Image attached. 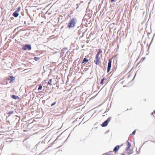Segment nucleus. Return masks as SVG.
Returning <instances> with one entry per match:
<instances>
[{
	"instance_id": "obj_22",
	"label": "nucleus",
	"mask_w": 155,
	"mask_h": 155,
	"mask_svg": "<svg viewBox=\"0 0 155 155\" xmlns=\"http://www.w3.org/2000/svg\"><path fill=\"white\" fill-rule=\"evenodd\" d=\"M79 4H76V5L77 6V8H76V9H77L79 7Z\"/></svg>"
},
{
	"instance_id": "obj_23",
	"label": "nucleus",
	"mask_w": 155,
	"mask_h": 155,
	"mask_svg": "<svg viewBox=\"0 0 155 155\" xmlns=\"http://www.w3.org/2000/svg\"><path fill=\"white\" fill-rule=\"evenodd\" d=\"M115 1V0H111V3L113 2H114Z\"/></svg>"
},
{
	"instance_id": "obj_26",
	"label": "nucleus",
	"mask_w": 155,
	"mask_h": 155,
	"mask_svg": "<svg viewBox=\"0 0 155 155\" xmlns=\"http://www.w3.org/2000/svg\"><path fill=\"white\" fill-rule=\"evenodd\" d=\"M80 30H79V31H78V34H79V35H80Z\"/></svg>"
},
{
	"instance_id": "obj_8",
	"label": "nucleus",
	"mask_w": 155,
	"mask_h": 155,
	"mask_svg": "<svg viewBox=\"0 0 155 155\" xmlns=\"http://www.w3.org/2000/svg\"><path fill=\"white\" fill-rule=\"evenodd\" d=\"M12 15L14 16V17L15 18H16L18 17L19 15L18 13L16 12L15 11L12 14Z\"/></svg>"
},
{
	"instance_id": "obj_24",
	"label": "nucleus",
	"mask_w": 155,
	"mask_h": 155,
	"mask_svg": "<svg viewBox=\"0 0 155 155\" xmlns=\"http://www.w3.org/2000/svg\"><path fill=\"white\" fill-rule=\"evenodd\" d=\"M83 2V1H81L79 5H80L81 3H82Z\"/></svg>"
},
{
	"instance_id": "obj_14",
	"label": "nucleus",
	"mask_w": 155,
	"mask_h": 155,
	"mask_svg": "<svg viewBox=\"0 0 155 155\" xmlns=\"http://www.w3.org/2000/svg\"><path fill=\"white\" fill-rule=\"evenodd\" d=\"M99 61H100L99 59H96V62H95V64L96 65H98L99 64Z\"/></svg>"
},
{
	"instance_id": "obj_13",
	"label": "nucleus",
	"mask_w": 155,
	"mask_h": 155,
	"mask_svg": "<svg viewBox=\"0 0 155 155\" xmlns=\"http://www.w3.org/2000/svg\"><path fill=\"white\" fill-rule=\"evenodd\" d=\"M105 79V78H102L101 79V82H100V84H103L104 81Z\"/></svg>"
},
{
	"instance_id": "obj_20",
	"label": "nucleus",
	"mask_w": 155,
	"mask_h": 155,
	"mask_svg": "<svg viewBox=\"0 0 155 155\" xmlns=\"http://www.w3.org/2000/svg\"><path fill=\"white\" fill-rule=\"evenodd\" d=\"M99 55H97V54H96V57H95L96 59H99Z\"/></svg>"
},
{
	"instance_id": "obj_19",
	"label": "nucleus",
	"mask_w": 155,
	"mask_h": 155,
	"mask_svg": "<svg viewBox=\"0 0 155 155\" xmlns=\"http://www.w3.org/2000/svg\"><path fill=\"white\" fill-rule=\"evenodd\" d=\"M56 101H55V102H53V103L51 104V106H54L56 104Z\"/></svg>"
},
{
	"instance_id": "obj_31",
	"label": "nucleus",
	"mask_w": 155,
	"mask_h": 155,
	"mask_svg": "<svg viewBox=\"0 0 155 155\" xmlns=\"http://www.w3.org/2000/svg\"><path fill=\"white\" fill-rule=\"evenodd\" d=\"M65 50H67V48H65Z\"/></svg>"
},
{
	"instance_id": "obj_4",
	"label": "nucleus",
	"mask_w": 155,
	"mask_h": 155,
	"mask_svg": "<svg viewBox=\"0 0 155 155\" xmlns=\"http://www.w3.org/2000/svg\"><path fill=\"white\" fill-rule=\"evenodd\" d=\"M112 59H110L109 60L108 63V66L107 68V72L108 73L109 72L110 70V68L111 67V64Z\"/></svg>"
},
{
	"instance_id": "obj_10",
	"label": "nucleus",
	"mask_w": 155,
	"mask_h": 155,
	"mask_svg": "<svg viewBox=\"0 0 155 155\" xmlns=\"http://www.w3.org/2000/svg\"><path fill=\"white\" fill-rule=\"evenodd\" d=\"M89 60L88 59H87L86 58H84L83 60L81 63V64H83L84 63L87 62Z\"/></svg>"
},
{
	"instance_id": "obj_25",
	"label": "nucleus",
	"mask_w": 155,
	"mask_h": 155,
	"mask_svg": "<svg viewBox=\"0 0 155 155\" xmlns=\"http://www.w3.org/2000/svg\"><path fill=\"white\" fill-rule=\"evenodd\" d=\"M105 155H111V154L110 153H108L106 154Z\"/></svg>"
},
{
	"instance_id": "obj_11",
	"label": "nucleus",
	"mask_w": 155,
	"mask_h": 155,
	"mask_svg": "<svg viewBox=\"0 0 155 155\" xmlns=\"http://www.w3.org/2000/svg\"><path fill=\"white\" fill-rule=\"evenodd\" d=\"M102 52V50L101 49H99L98 50V51L97 53L96 54H97V55H99V54L101 53Z\"/></svg>"
},
{
	"instance_id": "obj_21",
	"label": "nucleus",
	"mask_w": 155,
	"mask_h": 155,
	"mask_svg": "<svg viewBox=\"0 0 155 155\" xmlns=\"http://www.w3.org/2000/svg\"><path fill=\"white\" fill-rule=\"evenodd\" d=\"M136 133V130H134L132 132V134L133 135L135 134Z\"/></svg>"
},
{
	"instance_id": "obj_6",
	"label": "nucleus",
	"mask_w": 155,
	"mask_h": 155,
	"mask_svg": "<svg viewBox=\"0 0 155 155\" xmlns=\"http://www.w3.org/2000/svg\"><path fill=\"white\" fill-rule=\"evenodd\" d=\"M120 147L119 145H118L115 147L113 151L114 152H116L118 151Z\"/></svg>"
},
{
	"instance_id": "obj_18",
	"label": "nucleus",
	"mask_w": 155,
	"mask_h": 155,
	"mask_svg": "<svg viewBox=\"0 0 155 155\" xmlns=\"http://www.w3.org/2000/svg\"><path fill=\"white\" fill-rule=\"evenodd\" d=\"M13 113V110L10 111L7 114H11Z\"/></svg>"
},
{
	"instance_id": "obj_9",
	"label": "nucleus",
	"mask_w": 155,
	"mask_h": 155,
	"mask_svg": "<svg viewBox=\"0 0 155 155\" xmlns=\"http://www.w3.org/2000/svg\"><path fill=\"white\" fill-rule=\"evenodd\" d=\"M11 97L14 99H19V97L17 96L14 95H11Z\"/></svg>"
},
{
	"instance_id": "obj_28",
	"label": "nucleus",
	"mask_w": 155,
	"mask_h": 155,
	"mask_svg": "<svg viewBox=\"0 0 155 155\" xmlns=\"http://www.w3.org/2000/svg\"><path fill=\"white\" fill-rule=\"evenodd\" d=\"M151 141L152 142H153L154 143H155V141Z\"/></svg>"
},
{
	"instance_id": "obj_15",
	"label": "nucleus",
	"mask_w": 155,
	"mask_h": 155,
	"mask_svg": "<svg viewBox=\"0 0 155 155\" xmlns=\"http://www.w3.org/2000/svg\"><path fill=\"white\" fill-rule=\"evenodd\" d=\"M51 82H52V79H50L49 80L48 83L49 84L50 86H51Z\"/></svg>"
},
{
	"instance_id": "obj_1",
	"label": "nucleus",
	"mask_w": 155,
	"mask_h": 155,
	"mask_svg": "<svg viewBox=\"0 0 155 155\" xmlns=\"http://www.w3.org/2000/svg\"><path fill=\"white\" fill-rule=\"evenodd\" d=\"M77 22V19L76 17H72L69 21L68 23H66L67 28L69 29H73L75 26Z\"/></svg>"
},
{
	"instance_id": "obj_12",
	"label": "nucleus",
	"mask_w": 155,
	"mask_h": 155,
	"mask_svg": "<svg viewBox=\"0 0 155 155\" xmlns=\"http://www.w3.org/2000/svg\"><path fill=\"white\" fill-rule=\"evenodd\" d=\"M42 85L41 84H39V87L38 89V91H39L41 90V89L42 88Z\"/></svg>"
},
{
	"instance_id": "obj_17",
	"label": "nucleus",
	"mask_w": 155,
	"mask_h": 155,
	"mask_svg": "<svg viewBox=\"0 0 155 155\" xmlns=\"http://www.w3.org/2000/svg\"><path fill=\"white\" fill-rule=\"evenodd\" d=\"M39 58L37 57H34V60L36 61H38L39 60Z\"/></svg>"
},
{
	"instance_id": "obj_7",
	"label": "nucleus",
	"mask_w": 155,
	"mask_h": 155,
	"mask_svg": "<svg viewBox=\"0 0 155 155\" xmlns=\"http://www.w3.org/2000/svg\"><path fill=\"white\" fill-rule=\"evenodd\" d=\"M8 80L10 81H12L15 79V77L12 76H10L8 78Z\"/></svg>"
},
{
	"instance_id": "obj_34",
	"label": "nucleus",
	"mask_w": 155,
	"mask_h": 155,
	"mask_svg": "<svg viewBox=\"0 0 155 155\" xmlns=\"http://www.w3.org/2000/svg\"><path fill=\"white\" fill-rule=\"evenodd\" d=\"M154 114H155V110L154 111Z\"/></svg>"
},
{
	"instance_id": "obj_33",
	"label": "nucleus",
	"mask_w": 155,
	"mask_h": 155,
	"mask_svg": "<svg viewBox=\"0 0 155 155\" xmlns=\"http://www.w3.org/2000/svg\"><path fill=\"white\" fill-rule=\"evenodd\" d=\"M135 75H136V74H135V76H134V78L135 77Z\"/></svg>"
},
{
	"instance_id": "obj_3",
	"label": "nucleus",
	"mask_w": 155,
	"mask_h": 155,
	"mask_svg": "<svg viewBox=\"0 0 155 155\" xmlns=\"http://www.w3.org/2000/svg\"><path fill=\"white\" fill-rule=\"evenodd\" d=\"M31 45L30 44L25 45L22 47V49L24 51L30 50L31 49Z\"/></svg>"
},
{
	"instance_id": "obj_5",
	"label": "nucleus",
	"mask_w": 155,
	"mask_h": 155,
	"mask_svg": "<svg viewBox=\"0 0 155 155\" xmlns=\"http://www.w3.org/2000/svg\"><path fill=\"white\" fill-rule=\"evenodd\" d=\"M127 147L126 150V151L129 150V149H130V147L131 146V143L130 142H129L128 140L127 141Z\"/></svg>"
},
{
	"instance_id": "obj_27",
	"label": "nucleus",
	"mask_w": 155,
	"mask_h": 155,
	"mask_svg": "<svg viewBox=\"0 0 155 155\" xmlns=\"http://www.w3.org/2000/svg\"><path fill=\"white\" fill-rule=\"evenodd\" d=\"M84 32H83V33H82V36H83V35H84Z\"/></svg>"
},
{
	"instance_id": "obj_2",
	"label": "nucleus",
	"mask_w": 155,
	"mask_h": 155,
	"mask_svg": "<svg viewBox=\"0 0 155 155\" xmlns=\"http://www.w3.org/2000/svg\"><path fill=\"white\" fill-rule=\"evenodd\" d=\"M111 117H109L108 119L104 122L102 124H101V126L102 127H105L107 126L109 123V122L110 121L111 119Z\"/></svg>"
},
{
	"instance_id": "obj_16",
	"label": "nucleus",
	"mask_w": 155,
	"mask_h": 155,
	"mask_svg": "<svg viewBox=\"0 0 155 155\" xmlns=\"http://www.w3.org/2000/svg\"><path fill=\"white\" fill-rule=\"evenodd\" d=\"M20 9H21L20 7H19L17 8L16 10L15 11L18 12H19L20 11Z\"/></svg>"
},
{
	"instance_id": "obj_32",
	"label": "nucleus",
	"mask_w": 155,
	"mask_h": 155,
	"mask_svg": "<svg viewBox=\"0 0 155 155\" xmlns=\"http://www.w3.org/2000/svg\"><path fill=\"white\" fill-rule=\"evenodd\" d=\"M146 142V141H144V143H143V144H144V143Z\"/></svg>"
},
{
	"instance_id": "obj_30",
	"label": "nucleus",
	"mask_w": 155,
	"mask_h": 155,
	"mask_svg": "<svg viewBox=\"0 0 155 155\" xmlns=\"http://www.w3.org/2000/svg\"><path fill=\"white\" fill-rule=\"evenodd\" d=\"M56 141V140H55L54 141V142H55V141Z\"/></svg>"
},
{
	"instance_id": "obj_29",
	"label": "nucleus",
	"mask_w": 155,
	"mask_h": 155,
	"mask_svg": "<svg viewBox=\"0 0 155 155\" xmlns=\"http://www.w3.org/2000/svg\"><path fill=\"white\" fill-rule=\"evenodd\" d=\"M143 58V60H144V59H145V58Z\"/></svg>"
}]
</instances>
